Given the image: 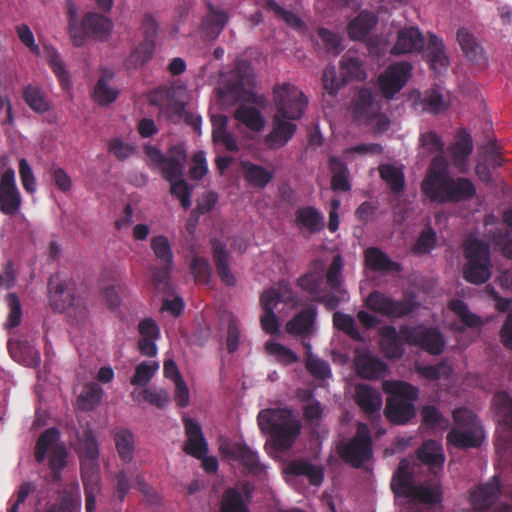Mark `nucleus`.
I'll use <instances>...</instances> for the list:
<instances>
[{
  "label": "nucleus",
  "mask_w": 512,
  "mask_h": 512,
  "mask_svg": "<svg viewBox=\"0 0 512 512\" xmlns=\"http://www.w3.org/2000/svg\"><path fill=\"white\" fill-rule=\"evenodd\" d=\"M276 114L272 118V130L265 137V145L271 150L284 147L294 136L297 126L288 120H299L308 105V99L296 86L284 83L274 88Z\"/></svg>",
  "instance_id": "1"
},
{
  "label": "nucleus",
  "mask_w": 512,
  "mask_h": 512,
  "mask_svg": "<svg viewBox=\"0 0 512 512\" xmlns=\"http://www.w3.org/2000/svg\"><path fill=\"white\" fill-rule=\"evenodd\" d=\"M421 191L427 199L437 204H458L470 201L476 195L475 184L469 178L452 176L442 156H436L431 161L421 182Z\"/></svg>",
  "instance_id": "2"
},
{
  "label": "nucleus",
  "mask_w": 512,
  "mask_h": 512,
  "mask_svg": "<svg viewBox=\"0 0 512 512\" xmlns=\"http://www.w3.org/2000/svg\"><path fill=\"white\" fill-rule=\"evenodd\" d=\"M257 422L260 430L270 435L271 442L278 451L291 448L301 431L300 421L288 408L261 410Z\"/></svg>",
  "instance_id": "3"
},
{
  "label": "nucleus",
  "mask_w": 512,
  "mask_h": 512,
  "mask_svg": "<svg viewBox=\"0 0 512 512\" xmlns=\"http://www.w3.org/2000/svg\"><path fill=\"white\" fill-rule=\"evenodd\" d=\"M383 389L388 394L384 414L393 424L405 425L415 415V401L419 390L414 385L400 380L383 382Z\"/></svg>",
  "instance_id": "4"
},
{
  "label": "nucleus",
  "mask_w": 512,
  "mask_h": 512,
  "mask_svg": "<svg viewBox=\"0 0 512 512\" xmlns=\"http://www.w3.org/2000/svg\"><path fill=\"white\" fill-rule=\"evenodd\" d=\"M452 416L456 427L448 432L447 444L459 449L480 447L484 434L476 415L467 408H457Z\"/></svg>",
  "instance_id": "5"
},
{
  "label": "nucleus",
  "mask_w": 512,
  "mask_h": 512,
  "mask_svg": "<svg viewBox=\"0 0 512 512\" xmlns=\"http://www.w3.org/2000/svg\"><path fill=\"white\" fill-rule=\"evenodd\" d=\"M49 303L53 310L66 311L76 324H82L88 317V309L83 298L76 296L65 281L51 276L48 282Z\"/></svg>",
  "instance_id": "6"
},
{
  "label": "nucleus",
  "mask_w": 512,
  "mask_h": 512,
  "mask_svg": "<svg viewBox=\"0 0 512 512\" xmlns=\"http://www.w3.org/2000/svg\"><path fill=\"white\" fill-rule=\"evenodd\" d=\"M113 22L99 13L89 12L79 23L77 18L69 11V35L76 47L83 46L88 37L98 41H106L113 29Z\"/></svg>",
  "instance_id": "7"
},
{
  "label": "nucleus",
  "mask_w": 512,
  "mask_h": 512,
  "mask_svg": "<svg viewBox=\"0 0 512 512\" xmlns=\"http://www.w3.org/2000/svg\"><path fill=\"white\" fill-rule=\"evenodd\" d=\"M392 491L404 498H410L423 504H436L440 501L439 492L423 484H415L413 474L409 469V462L401 459L391 481Z\"/></svg>",
  "instance_id": "8"
},
{
  "label": "nucleus",
  "mask_w": 512,
  "mask_h": 512,
  "mask_svg": "<svg viewBox=\"0 0 512 512\" xmlns=\"http://www.w3.org/2000/svg\"><path fill=\"white\" fill-rule=\"evenodd\" d=\"M467 263L463 267V277L472 284H483L491 276L490 247L479 239L470 240L464 249Z\"/></svg>",
  "instance_id": "9"
},
{
  "label": "nucleus",
  "mask_w": 512,
  "mask_h": 512,
  "mask_svg": "<svg viewBox=\"0 0 512 512\" xmlns=\"http://www.w3.org/2000/svg\"><path fill=\"white\" fill-rule=\"evenodd\" d=\"M59 438L60 432L57 428H48L40 434L34 448L35 460L40 464L44 462L47 452L51 448L49 468L55 479L58 478L60 472L66 467L68 456L66 448L63 445L56 444Z\"/></svg>",
  "instance_id": "10"
},
{
  "label": "nucleus",
  "mask_w": 512,
  "mask_h": 512,
  "mask_svg": "<svg viewBox=\"0 0 512 512\" xmlns=\"http://www.w3.org/2000/svg\"><path fill=\"white\" fill-rule=\"evenodd\" d=\"M344 462L360 468L373 455V440L366 423H358L355 435L339 450Z\"/></svg>",
  "instance_id": "11"
},
{
  "label": "nucleus",
  "mask_w": 512,
  "mask_h": 512,
  "mask_svg": "<svg viewBox=\"0 0 512 512\" xmlns=\"http://www.w3.org/2000/svg\"><path fill=\"white\" fill-rule=\"evenodd\" d=\"M404 341L410 345L419 346L431 355H440L445 348L442 333L433 327H401Z\"/></svg>",
  "instance_id": "12"
},
{
  "label": "nucleus",
  "mask_w": 512,
  "mask_h": 512,
  "mask_svg": "<svg viewBox=\"0 0 512 512\" xmlns=\"http://www.w3.org/2000/svg\"><path fill=\"white\" fill-rule=\"evenodd\" d=\"M412 71L409 62H396L389 65L377 78V86L382 96L391 100L408 82Z\"/></svg>",
  "instance_id": "13"
},
{
  "label": "nucleus",
  "mask_w": 512,
  "mask_h": 512,
  "mask_svg": "<svg viewBox=\"0 0 512 512\" xmlns=\"http://www.w3.org/2000/svg\"><path fill=\"white\" fill-rule=\"evenodd\" d=\"M297 285L310 294L313 301L323 304L328 311H334L343 302V295L326 292L324 277L320 272L302 275L298 278Z\"/></svg>",
  "instance_id": "14"
},
{
  "label": "nucleus",
  "mask_w": 512,
  "mask_h": 512,
  "mask_svg": "<svg viewBox=\"0 0 512 512\" xmlns=\"http://www.w3.org/2000/svg\"><path fill=\"white\" fill-rule=\"evenodd\" d=\"M372 311L388 318H402L410 314L414 305L410 300H395L382 292H372L365 301Z\"/></svg>",
  "instance_id": "15"
},
{
  "label": "nucleus",
  "mask_w": 512,
  "mask_h": 512,
  "mask_svg": "<svg viewBox=\"0 0 512 512\" xmlns=\"http://www.w3.org/2000/svg\"><path fill=\"white\" fill-rule=\"evenodd\" d=\"M180 93L175 87H159L148 94V102L168 117H182L185 104L179 98Z\"/></svg>",
  "instance_id": "16"
},
{
  "label": "nucleus",
  "mask_w": 512,
  "mask_h": 512,
  "mask_svg": "<svg viewBox=\"0 0 512 512\" xmlns=\"http://www.w3.org/2000/svg\"><path fill=\"white\" fill-rule=\"evenodd\" d=\"M219 450L224 456L240 462L251 474H259L263 470L258 454L243 442L225 440L221 442Z\"/></svg>",
  "instance_id": "17"
},
{
  "label": "nucleus",
  "mask_w": 512,
  "mask_h": 512,
  "mask_svg": "<svg viewBox=\"0 0 512 512\" xmlns=\"http://www.w3.org/2000/svg\"><path fill=\"white\" fill-rule=\"evenodd\" d=\"M22 204V198L16 185L15 171L7 168L0 176V211L5 215H15Z\"/></svg>",
  "instance_id": "18"
},
{
  "label": "nucleus",
  "mask_w": 512,
  "mask_h": 512,
  "mask_svg": "<svg viewBox=\"0 0 512 512\" xmlns=\"http://www.w3.org/2000/svg\"><path fill=\"white\" fill-rule=\"evenodd\" d=\"M501 483L498 476H493L486 483L478 485L470 493V502L477 512L489 510L500 498Z\"/></svg>",
  "instance_id": "19"
},
{
  "label": "nucleus",
  "mask_w": 512,
  "mask_h": 512,
  "mask_svg": "<svg viewBox=\"0 0 512 512\" xmlns=\"http://www.w3.org/2000/svg\"><path fill=\"white\" fill-rule=\"evenodd\" d=\"M182 420L187 437L183 445V451L196 459L203 458L208 453V443L201 425L187 416H184Z\"/></svg>",
  "instance_id": "20"
},
{
  "label": "nucleus",
  "mask_w": 512,
  "mask_h": 512,
  "mask_svg": "<svg viewBox=\"0 0 512 512\" xmlns=\"http://www.w3.org/2000/svg\"><path fill=\"white\" fill-rule=\"evenodd\" d=\"M252 491L249 483L243 484L241 491L237 488H227L222 494L219 512H250Z\"/></svg>",
  "instance_id": "21"
},
{
  "label": "nucleus",
  "mask_w": 512,
  "mask_h": 512,
  "mask_svg": "<svg viewBox=\"0 0 512 512\" xmlns=\"http://www.w3.org/2000/svg\"><path fill=\"white\" fill-rule=\"evenodd\" d=\"M381 106L375 100V95L370 88H361L353 103V117L363 124L372 123Z\"/></svg>",
  "instance_id": "22"
},
{
  "label": "nucleus",
  "mask_w": 512,
  "mask_h": 512,
  "mask_svg": "<svg viewBox=\"0 0 512 512\" xmlns=\"http://www.w3.org/2000/svg\"><path fill=\"white\" fill-rule=\"evenodd\" d=\"M356 373L363 379H380L385 376L387 364L370 353H357L354 359Z\"/></svg>",
  "instance_id": "23"
},
{
  "label": "nucleus",
  "mask_w": 512,
  "mask_h": 512,
  "mask_svg": "<svg viewBox=\"0 0 512 512\" xmlns=\"http://www.w3.org/2000/svg\"><path fill=\"white\" fill-rule=\"evenodd\" d=\"M425 45V39L419 28L405 27L397 33V40L392 48V53L401 55L420 52Z\"/></svg>",
  "instance_id": "24"
},
{
  "label": "nucleus",
  "mask_w": 512,
  "mask_h": 512,
  "mask_svg": "<svg viewBox=\"0 0 512 512\" xmlns=\"http://www.w3.org/2000/svg\"><path fill=\"white\" fill-rule=\"evenodd\" d=\"M210 245L219 278L227 286H235L236 278L230 270L231 256L227 250L226 244L216 238H213L210 240Z\"/></svg>",
  "instance_id": "25"
},
{
  "label": "nucleus",
  "mask_w": 512,
  "mask_h": 512,
  "mask_svg": "<svg viewBox=\"0 0 512 512\" xmlns=\"http://www.w3.org/2000/svg\"><path fill=\"white\" fill-rule=\"evenodd\" d=\"M207 13L202 18L201 29L210 39H216L228 23L229 16L219 6L213 5L211 2L206 4Z\"/></svg>",
  "instance_id": "26"
},
{
  "label": "nucleus",
  "mask_w": 512,
  "mask_h": 512,
  "mask_svg": "<svg viewBox=\"0 0 512 512\" xmlns=\"http://www.w3.org/2000/svg\"><path fill=\"white\" fill-rule=\"evenodd\" d=\"M380 336V348L386 358L399 359L403 356L405 350L402 340L404 338L394 326H383L380 329Z\"/></svg>",
  "instance_id": "27"
},
{
  "label": "nucleus",
  "mask_w": 512,
  "mask_h": 512,
  "mask_svg": "<svg viewBox=\"0 0 512 512\" xmlns=\"http://www.w3.org/2000/svg\"><path fill=\"white\" fill-rule=\"evenodd\" d=\"M356 404L370 417L379 415L382 407V397L380 393L366 384H359L355 388Z\"/></svg>",
  "instance_id": "28"
},
{
  "label": "nucleus",
  "mask_w": 512,
  "mask_h": 512,
  "mask_svg": "<svg viewBox=\"0 0 512 512\" xmlns=\"http://www.w3.org/2000/svg\"><path fill=\"white\" fill-rule=\"evenodd\" d=\"M378 23V17L369 11H361L347 26L351 40L363 41Z\"/></svg>",
  "instance_id": "29"
},
{
  "label": "nucleus",
  "mask_w": 512,
  "mask_h": 512,
  "mask_svg": "<svg viewBox=\"0 0 512 512\" xmlns=\"http://www.w3.org/2000/svg\"><path fill=\"white\" fill-rule=\"evenodd\" d=\"M187 159V153L183 145H173L168 150V155L165 156L163 167V178L165 180H172L183 176L184 163Z\"/></svg>",
  "instance_id": "30"
},
{
  "label": "nucleus",
  "mask_w": 512,
  "mask_h": 512,
  "mask_svg": "<svg viewBox=\"0 0 512 512\" xmlns=\"http://www.w3.org/2000/svg\"><path fill=\"white\" fill-rule=\"evenodd\" d=\"M113 440L120 460L129 464L134 459L135 437L131 430L118 427L112 431Z\"/></svg>",
  "instance_id": "31"
},
{
  "label": "nucleus",
  "mask_w": 512,
  "mask_h": 512,
  "mask_svg": "<svg viewBox=\"0 0 512 512\" xmlns=\"http://www.w3.org/2000/svg\"><path fill=\"white\" fill-rule=\"evenodd\" d=\"M114 76L113 70L109 68L101 69V75L93 90V98L97 103L108 105L117 99L119 91L109 85Z\"/></svg>",
  "instance_id": "32"
},
{
  "label": "nucleus",
  "mask_w": 512,
  "mask_h": 512,
  "mask_svg": "<svg viewBox=\"0 0 512 512\" xmlns=\"http://www.w3.org/2000/svg\"><path fill=\"white\" fill-rule=\"evenodd\" d=\"M241 169L244 180L247 184L257 189L265 188L274 177V173L272 171L249 161H243L241 163Z\"/></svg>",
  "instance_id": "33"
},
{
  "label": "nucleus",
  "mask_w": 512,
  "mask_h": 512,
  "mask_svg": "<svg viewBox=\"0 0 512 512\" xmlns=\"http://www.w3.org/2000/svg\"><path fill=\"white\" fill-rule=\"evenodd\" d=\"M453 164L461 172H464L467 159L473 152V141L469 133L462 130L456 142L450 147Z\"/></svg>",
  "instance_id": "34"
},
{
  "label": "nucleus",
  "mask_w": 512,
  "mask_h": 512,
  "mask_svg": "<svg viewBox=\"0 0 512 512\" xmlns=\"http://www.w3.org/2000/svg\"><path fill=\"white\" fill-rule=\"evenodd\" d=\"M316 309L306 308L297 313L286 324V331L291 335H309L316 320Z\"/></svg>",
  "instance_id": "35"
},
{
  "label": "nucleus",
  "mask_w": 512,
  "mask_h": 512,
  "mask_svg": "<svg viewBox=\"0 0 512 512\" xmlns=\"http://www.w3.org/2000/svg\"><path fill=\"white\" fill-rule=\"evenodd\" d=\"M328 167L332 174L331 189L339 192L350 191L351 184L347 164L339 157L331 156L328 161Z\"/></svg>",
  "instance_id": "36"
},
{
  "label": "nucleus",
  "mask_w": 512,
  "mask_h": 512,
  "mask_svg": "<svg viewBox=\"0 0 512 512\" xmlns=\"http://www.w3.org/2000/svg\"><path fill=\"white\" fill-rule=\"evenodd\" d=\"M295 224L305 228L310 233H318L324 228V218L315 207L304 206L296 210Z\"/></svg>",
  "instance_id": "37"
},
{
  "label": "nucleus",
  "mask_w": 512,
  "mask_h": 512,
  "mask_svg": "<svg viewBox=\"0 0 512 512\" xmlns=\"http://www.w3.org/2000/svg\"><path fill=\"white\" fill-rule=\"evenodd\" d=\"M457 41L468 60L481 63L485 60L484 50L468 29L462 27L457 31Z\"/></svg>",
  "instance_id": "38"
},
{
  "label": "nucleus",
  "mask_w": 512,
  "mask_h": 512,
  "mask_svg": "<svg viewBox=\"0 0 512 512\" xmlns=\"http://www.w3.org/2000/svg\"><path fill=\"white\" fill-rule=\"evenodd\" d=\"M43 54L48 65L56 75L61 87L64 90H68L71 86L70 74L67 71L58 51L53 46L44 45Z\"/></svg>",
  "instance_id": "39"
},
{
  "label": "nucleus",
  "mask_w": 512,
  "mask_h": 512,
  "mask_svg": "<svg viewBox=\"0 0 512 512\" xmlns=\"http://www.w3.org/2000/svg\"><path fill=\"white\" fill-rule=\"evenodd\" d=\"M287 472L295 476H305L311 485L319 486L323 482L324 473L322 468L305 460H294L289 463Z\"/></svg>",
  "instance_id": "40"
},
{
  "label": "nucleus",
  "mask_w": 512,
  "mask_h": 512,
  "mask_svg": "<svg viewBox=\"0 0 512 512\" xmlns=\"http://www.w3.org/2000/svg\"><path fill=\"white\" fill-rule=\"evenodd\" d=\"M365 263L373 271L389 272L399 270V264L392 261L386 253L377 247H370L365 251Z\"/></svg>",
  "instance_id": "41"
},
{
  "label": "nucleus",
  "mask_w": 512,
  "mask_h": 512,
  "mask_svg": "<svg viewBox=\"0 0 512 512\" xmlns=\"http://www.w3.org/2000/svg\"><path fill=\"white\" fill-rule=\"evenodd\" d=\"M341 75L347 82L349 80L362 81L366 78L363 61L355 54L347 52L340 60Z\"/></svg>",
  "instance_id": "42"
},
{
  "label": "nucleus",
  "mask_w": 512,
  "mask_h": 512,
  "mask_svg": "<svg viewBox=\"0 0 512 512\" xmlns=\"http://www.w3.org/2000/svg\"><path fill=\"white\" fill-rule=\"evenodd\" d=\"M236 120L244 124L248 129L260 132L265 126L263 116L259 109L245 104L240 105L234 112Z\"/></svg>",
  "instance_id": "43"
},
{
  "label": "nucleus",
  "mask_w": 512,
  "mask_h": 512,
  "mask_svg": "<svg viewBox=\"0 0 512 512\" xmlns=\"http://www.w3.org/2000/svg\"><path fill=\"white\" fill-rule=\"evenodd\" d=\"M418 459L425 465L436 468L442 467L445 456L442 447L434 440H428L417 450Z\"/></svg>",
  "instance_id": "44"
},
{
  "label": "nucleus",
  "mask_w": 512,
  "mask_h": 512,
  "mask_svg": "<svg viewBox=\"0 0 512 512\" xmlns=\"http://www.w3.org/2000/svg\"><path fill=\"white\" fill-rule=\"evenodd\" d=\"M155 49V41L143 40L137 45L126 59L124 65L130 69H137L151 60Z\"/></svg>",
  "instance_id": "45"
},
{
  "label": "nucleus",
  "mask_w": 512,
  "mask_h": 512,
  "mask_svg": "<svg viewBox=\"0 0 512 512\" xmlns=\"http://www.w3.org/2000/svg\"><path fill=\"white\" fill-rule=\"evenodd\" d=\"M378 171L381 179L389 186L393 194H400L404 190L405 176L400 168L392 164H382Z\"/></svg>",
  "instance_id": "46"
},
{
  "label": "nucleus",
  "mask_w": 512,
  "mask_h": 512,
  "mask_svg": "<svg viewBox=\"0 0 512 512\" xmlns=\"http://www.w3.org/2000/svg\"><path fill=\"white\" fill-rule=\"evenodd\" d=\"M427 58L434 70L446 69L449 66V59L444 52L442 41L435 35H431L427 48Z\"/></svg>",
  "instance_id": "47"
},
{
  "label": "nucleus",
  "mask_w": 512,
  "mask_h": 512,
  "mask_svg": "<svg viewBox=\"0 0 512 512\" xmlns=\"http://www.w3.org/2000/svg\"><path fill=\"white\" fill-rule=\"evenodd\" d=\"M449 309L469 328L482 326L481 318L470 311L468 305L460 299H452L448 304Z\"/></svg>",
  "instance_id": "48"
},
{
  "label": "nucleus",
  "mask_w": 512,
  "mask_h": 512,
  "mask_svg": "<svg viewBox=\"0 0 512 512\" xmlns=\"http://www.w3.org/2000/svg\"><path fill=\"white\" fill-rule=\"evenodd\" d=\"M332 321L336 329L342 331L354 341L360 342L363 340L360 331L356 327L355 320L351 315L336 311L333 314Z\"/></svg>",
  "instance_id": "49"
},
{
  "label": "nucleus",
  "mask_w": 512,
  "mask_h": 512,
  "mask_svg": "<svg viewBox=\"0 0 512 512\" xmlns=\"http://www.w3.org/2000/svg\"><path fill=\"white\" fill-rule=\"evenodd\" d=\"M25 103L35 112L44 113L49 110V103L42 90L33 85H27L23 90Z\"/></svg>",
  "instance_id": "50"
},
{
  "label": "nucleus",
  "mask_w": 512,
  "mask_h": 512,
  "mask_svg": "<svg viewBox=\"0 0 512 512\" xmlns=\"http://www.w3.org/2000/svg\"><path fill=\"white\" fill-rule=\"evenodd\" d=\"M341 269L342 261L340 256H336L330 264L326 274V284L334 294L343 295V302L346 301V291L341 287Z\"/></svg>",
  "instance_id": "51"
},
{
  "label": "nucleus",
  "mask_w": 512,
  "mask_h": 512,
  "mask_svg": "<svg viewBox=\"0 0 512 512\" xmlns=\"http://www.w3.org/2000/svg\"><path fill=\"white\" fill-rule=\"evenodd\" d=\"M151 248L161 264H168V266H173L174 256L170 242L166 236L158 235L153 237L151 240Z\"/></svg>",
  "instance_id": "52"
},
{
  "label": "nucleus",
  "mask_w": 512,
  "mask_h": 512,
  "mask_svg": "<svg viewBox=\"0 0 512 512\" xmlns=\"http://www.w3.org/2000/svg\"><path fill=\"white\" fill-rule=\"evenodd\" d=\"M493 401L503 425L512 429V398L506 392H499Z\"/></svg>",
  "instance_id": "53"
},
{
  "label": "nucleus",
  "mask_w": 512,
  "mask_h": 512,
  "mask_svg": "<svg viewBox=\"0 0 512 512\" xmlns=\"http://www.w3.org/2000/svg\"><path fill=\"white\" fill-rule=\"evenodd\" d=\"M418 372L424 378L430 381H436L441 378H449L453 369L447 361H441L436 365L421 366L418 368Z\"/></svg>",
  "instance_id": "54"
},
{
  "label": "nucleus",
  "mask_w": 512,
  "mask_h": 512,
  "mask_svg": "<svg viewBox=\"0 0 512 512\" xmlns=\"http://www.w3.org/2000/svg\"><path fill=\"white\" fill-rule=\"evenodd\" d=\"M437 235L432 227L424 228L419 234L412 251L415 254H427L436 246Z\"/></svg>",
  "instance_id": "55"
},
{
  "label": "nucleus",
  "mask_w": 512,
  "mask_h": 512,
  "mask_svg": "<svg viewBox=\"0 0 512 512\" xmlns=\"http://www.w3.org/2000/svg\"><path fill=\"white\" fill-rule=\"evenodd\" d=\"M81 478L84 486H97L100 480V463L98 460L80 461Z\"/></svg>",
  "instance_id": "56"
},
{
  "label": "nucleus",
  "mask_w": 512,
  "mask_h": 512,
  "mask_svg": "<svg viewBox=\"0 0 512 512\" xmlns=\"http://www.w3.org/2000/svg\"><path fill=\"white\" fill-rule=\"evenodd\" d=\"M265 348L269 354L274 355L284 365L296 363L299 359L295 352L278 342L268 341Z\"/></svg>",
  "instance_id": "57"
},
{
  "label": "nucleus",
  "mask_w": 512,
  "mask_h": 512,
  "mask_svg": "<svg viewBox=\"0 0 512 512\" xmlns=\"http://www.w3.org/2000/svg\"><path fill=\"white\" fill-rule=\"evenodd\" d=\"M266 5L267 8L273 11L278 18L282 19L291 28L298 30L304 27V22L298 15L292 11L282 8L274 0H268Z\"/></svg>",
  "instance_id": "58"
},
{
  "label": "nucleus",
  "mask_w": 512,
  "mask_h": 512,
  "mask_svg": "<svg viewBox=\"0 0 512 512\" xmlns=\"http://www.w3.org/2000/svg\"><path fill=\"white\" fill-rule=\"evenodd\" d=\"M159 365L156 362L149 363L144 361L140 363L136 369L135 373L132 376L130 382L134 386H145L149 383V381L154 376L155 372L158 370Z\"/></svg>",
  "instance_id": "59"
},
{
  "label": "nucleus",
  "mask_w": 512,
  "mask_h": 512,
  "mask_svg": "<svg viewBox=\"0 0 512 512\" xmlns=\"http://www.w3.org/2000/svg\"><path fill=\"white\" fill-rule=\"evenodd\" d=\"M305 366L308 372L317 379L325 380L331 376L329 363L316 357L313 353H308Z\"/></svg>",
  "instance_id": "60"
},
{
  "label": "nucleus",
  "mask_w": 512,
  "mask_h": 512,
  "mask_svg": "<svg viewBox=\"0 0 512 512\" xmlns=\"http://www.w3.org/2000/svg\"><path fill=\"white\" fill-rule=\"evenodd\" d=\"M171 184L170 192L180 200L184 209L191 206V188L182 177L167 180Z\"/></svg>",
  "instance_id": "61"
},
{
  "label": "nucleus",
  "mask_w": 512,
  "mask_h": 512,
  "mask_svg": "<svg viewBox=\"0 0 512 512\" xmlns=\"http://www.w3.org/2000/svg\"><path fill=\"white\" fill-rule=\"evenodd\" d=\"M190 269L197 283L209 284L212 269L206 258L195 256L192 259Z\"/></svg>",
  "instance_id": "62"
},
{
  "label": "nucleus",
  "mask_w": 512,
  "mask_h": 512,
  "mask_svg": "<svg viewBox=\"0 0 512 512\" xmlns=\"http://www.w3.org/2000/svg\"><path fill=\"white\" fill-rule=\"evenodd\" d=\"M100 455L99 445L92 433L85 434L84 439L80 443L78 456L82 460H98Z\"/></svg>",
  "instance_id": "63"
},
{
  "label": "nucleus",
  "mask_w": 512,
  "mask_h": 512,
  "mask_svg": "<svg viewBox=\"0 0 512 512\" xmlns=\"http://www.w3.org/2000/svg\"><path fill=\"white\" fill-rule=\"evenodd\" d=\"M421 105L423 110L433 114H438L444 111L446 108L442 94L434 89L427 91L423 95L421 99Z\"/></svg>",
  "instance_id": "64"
}]
</instances>
